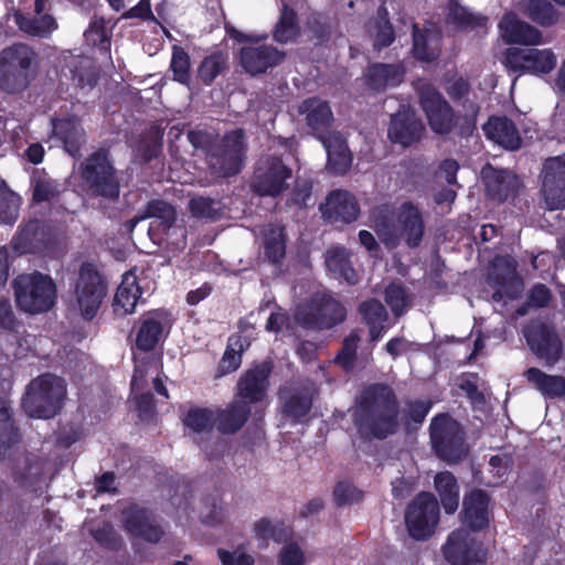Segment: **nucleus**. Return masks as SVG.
I'll return each mask as SVG.
<instances>
[{
	"mask_svg": "<svg viewBox=\"0 0 565 565\" xmlns=\"http://www.w3.org/2000/svg\"><path fill=\"white\" fill-rule=\"evenodd\" d=\"M397 402L393 391L383 384L366 387L356 398L353 422L364 438H386L397 427Z\"/></svg>",
	"mask_w": 565,
	"mask_h": 565,
	"instance_id": "nucleus-1",
	"label": "nucleus"
},
{
	"mask_svg": "<svg viewBox=\"0 0 565 565\" xmlns=\"http://www.w3.org/2000/svg\"><path fill=\"white\" fill-rule=\"evenodd\" d=\"M371 222L377 236L387 247H397L404 242L413 248L423 241V213L409 201L403 202L396 209L387 203L375 206L371 212Z\"/></svg>",
	"mask_w": 565,
	"mask_h": 565,
	"instance_id": "nucleus-2",
	"label": "nucleus"
},
{
	"mask_svg": "<svg viewBox=\"0 0 565 565\" xmlns=\"http://www.w3.org/2000/svg\"><path fill=\"white\" fill-rule=\"evenodd\" d=\"M188 139L195 149L206 150L211 179L203 183L204 185L241 171L245 156V138L242 130L236 129L228 132L218 143L214 145H212V136L201 130L189 131Z\"/></svg>",
	"mask_w": 565,
	"mask_h": 565,
	"instance_id": "nucleus-3",
	"label": "nucleus"
},
{
	"mask_svg": "<svg viewBox=\"0 0 565 565\" xmlns=\"http://www.w3.org/2000/svg\"><path fill=\"white\" fill-rule=\"evenodd\" d=\"M66 395L64 379L45 373L29 383L22 398V407L32 418H52L63 408Z\"/></svg>",
	"mask_w": 565,
	"mask_h": 565,
	"instance_id": "nucleus-4",
	"label": "nucleus"
},
{
	"mask_svg": "<svg viewBox=\"0 0 565 565\" xmlns=\"http://www.w3.org/2000/svg\"><path fill=\"white\" fill-rule=\"evenodd\" d=\"M18 308L30 315L50 311L56 303L57 287L53 278L41 271L23 273L12 280Z\"/></svg>",
	"mask_w": 565,
	"mask_h": 565,
	"instance_id": "nucleus-5",
	"label": "nucleus"
},
{
	"mask_svg": "<svg viewBox=\"0 0 565 565\" xmlns=\"http://www.w3.org/2000/svg\"><path fill=\"white\" fill-rule=\"evenodd\" d=\"M345 308L328 294H316L308 302L300 303L294 322L303 328L330 329L344 321Z\"/></svg>",
	"mask_w": 565,
	"mask_h": 565,
	"instance_id": "nucleus-6",
	"label": "nucleus"
},
{
	"mask_svg": "<svg viewBox=\"0 0 565 565\" xmlns=\"http://www.w3.org/2000/svg\"><path fill=\"white\" fill-rule=\"evenodd\" d=\"M106 294L107 286L98 270L92 264H83L73 290V308L84 319L92 320Z\"/></svg>",
	"mask_w": 565,
	"mask_h": 565,
	"instance_id": "nucleus-7",
	"label": "nucleus"
},
{
	"mask_svg": "<svg viewBox=\"0 0 565 565\" xmlns=\"http://www.w3.org/2000/svg\"><path fill=\"white\" fill-rule=\"evenodd\" d=\"M430 441L441 459L456 462L466 456L465 431L460 424L447 414L436 415L430 423Z\"/></svg>",
	"mask_w": 565,
	"mask_h": 565,
	"instance_id": "nucleus-8",
	"label": "nucleus"
},
{
	"mask_svg": "<svg viewBox=\"0 0 565 565\" xmlns=\"http://www.w3.org/2000/svg\"><path fill=\"white\" fill-rule=\"evenodd\" d=\"M81 175L95 195L116 199L119 195V180L104 150L89 156L81 167Z\"/></svg>",
	"mask_w": 565,
	"mask_h": 565,
	"instance_id": "nucleus-9",
	"label": "nucleus"
},
{
	"mask_svg": "<svg viewBox=\"0 0 565 565\" xmlns=\"http://www.w3.org/2000/svg\"><path fill=\"white\" fill-rule=\"evenodd\" d=\"M81 175L95 195L116 199L119 195V180L104 150L89 156L81 167Z\"/></svg>",
	"mask_w": 565,
	"mask_h": 565,
	"instance_id": "nucleus-10",
	"label": "nucleus"
},
{
	"mask_svg": "<svg viewBox=\"0 0 565 565\" xmlns=\"http://www.w3.org/2000/svg\"><path fill=\"white\" fill-rule=\"evenodd\" d=\"M503 63L512 73L545 75L555 68L557 58L551 49L510 47Z\"/></svg>",
	"mask_w": 565,
	"mask_h": 565,
	"instance_id": "nucleus-11",
	"label": "nucleus"
},
{
	"mask_svg": "<svg viewBox=\"0 0 565 565\" xmlns=\"http://www.w3.org/2000/svg\"><path fill=\"white\" fill-rule=\"evenodd\" d=\"M439 520V505L434 494L419 493L408 505L405 522L409 535L415 540H426L435 531Z\"/></svg>",
	"mask_w": 565,
	"mask_h": 565,
	"instance_id": "nucleus-12",
	"label": "nucleus"
},
{
	"mask_svg": "<svg viewBox=\"0 0 565 565\" xmlns=\"http://www.w3.org/2000/svg\"><path fill=\"white\" fill-rule=\"evenodd\" d=\"M443 554L451 565H481L487 552L467 529H458L450 533L443 546Z\"/></svg>",
	"mask_w": 565,
	"mask_h": 565,
	"instance_id": "nucleus-13",
	"label": "nucleus"
},
{
	"mask_svg": "<svg viewBox=\"0 0 565 565\" xmlns=\"http://www.w3.org/2000/svg\"><path fill=\"white\" fill-rule=\"evenodd\" d=\"M291 170L278 157H264L259 160L252 181V188L259 195L276 196L288 186Z\"/></svg>",
	"mask_w": 565,
	"mask_h": 565,
	"instance_id": "nucleus-14",
	"label": "nucleus"
},
{
	"mask_svg": "<svg viewBox=\"0 0 565 565\" xmlns=\"http://www.w3.org/2000/svg\"><path fill=\"white\" fill-rule=\"evenodd\" d=\"M523 333L532 352L546 365H554L558 361L563 342L552 326L532 321L524 328Z\"/></svg>",
	"mask_w": 565,
	"mask_h": 565,
	"instance_id": "nucleus-15",
	"label": "nucleus"
},
{
	"mask_svg": "<svg viewBox=\"0 0 565 565\" xmlns=\"http://www.w3.org/2000/svg\"><path fill=\"white\" fill-rule=\"evenodd\" d=\"M419 100L430 128L437 134H447L454 125L452 109L441 94L430 84L418 87Z\"/></svg>",
	"mask_w": 565,
	"mask_h": 565,
	"instance_id": "nucleus-16",
	"label": "nucleus"
},
{
	"mask_svg": "<svg viewBox=\"0 0 565 565\" xmlns=\"http://www.w3.org/2000/svg\"><path fill=\"white\" fill-rule=\"evenodd\" d=\"M542 195L548 210L565 207V153L545 161L542 172Z\"/></svg>",
	"mask_w": 565,
	"mask_h": 565,
	"instance_id": "nucleus-17",
	"label": "nucleus"
},
{
	"mask_svg": "<svg viewBox=\"0 0 565 565\" xmlns=\"http://www.w3.org/2000/svg\"><path fill=\"white\" fill-rule=\"evenodd\" d=\"M120 522L130 536L150 543L159 542L163 534L154 515L137 504H129L122 509Z\"/></svg>",
	"mask_w": 565,
	"mask_h": 565,
	"instance_id": "nucleus-18",
	"label": "nucleus"
},
{
	"mask_svg": "<svg viewBox=\"0 0 565 565\" xmlns=\"http://www.w3.org/2000/svg\"><path fill=\"white\" fill-rule=\"evenodd\" d=\"M171 322L167 311L153 310L140 318L137 330L136 347L140 351L152 350L169 332Z\"/></svg>",
	"mask_w": 565,
	"mask_h": 565,
	"instance_id": "nucleus-19",
	"label": "nucleus"
},
{
	"mask_svg": "<svg viewBox=\"0 0 565 565\" xmlns=\"http://www.w3.org/2000/svg\"><path fill=\"white\" fill-rule=\"evenodd\" d=\"M423 131L422 121L416 118L415 113L409 107L403 105L391 118L388 137L393 142L407 147L419 140Z\"/></svg>",
	"mask_w": 565,
	"mask_h": 565,
	"instance_id": "nucleus-20",
	"label": "nucleus"
},
{
	"mask_svg": "<svg viewBox=\"0 0 565 565\" xmlns=\"http://www.w3.org/2000/svg\"><path fill=\"white\" fill-rule=\"evenodd\" d=\"M502 259L497 258L493 264V269L489 274L490 282L497 287L492 295L493 301L498 302L503 299H516L523 291L524 285L521 277L516 274L515 264L513 262H505L502 274L497 273Z\"/></svg>",
	"mask_w": 565,
	"mask_h": 565,
	"instance_id": "nucleus-21",
	"label": "nucleus"
},
{
	"mask_svg": "<svg viewBox=\"0 0 565 565\" xmlns=\"http://www.w3.org/2000/svg\"><path fill=\"white\" fill-rule=\"evenodd\" d=\"M481 177L489 196L499 202L513 198L518 193L520 181L507 169H497L487 164L481 170Z\"/></svg>",
	"mask_w": 565,
	"mask_h": 565,
	"instance_id": "nucleus-22",
	"label": "nucleus"
},
{
	"mask_svg": "<svg viewBox=\"0 0 565 565\" xmlns=\"http://www.w3.org/2000/svg\"><path fill=\"white\" fill-rule=\"evenodd\" d=\"M321 211L330 222L351 223L358 218L360 206L349 191L335 190L327 196L326 203L321 205Z\"/></svg>",
	"mask_w": 565,
	"mask_h": 565,
	"instance_id": "nucleus-23",
	"label": "nucleus"
},
{
	"mask_svg": "<svg viewBox=\"0 0 565 565\" xmlns=\"http://www.w3.org/2000/svg\"><path fill=\"white\" fill-rule=\"evenodd\" d=\"M316 388L309 383L301 387L286 386L280 390L279 398L284 403V413L290 419L298 422L309 413L312 405V395Z\"/></svg>",
	"mask_w": 565,
	"mask_h": 565,
	"instance_id": "nucleus-24",
	"label": "nucleus"
},
{
	"mask_svg": "<svg viewBox=\"0 0 565 565\" xmlns=\"http://www.w3.org/2000/svg\"><path fill=\"white\" fill-rule=\"evenodd\" d=\"M298 111L305 115L308 127L319 140L320 136L331 134L329 128L333 121V114L326 100L318 97L307 98L299 105Z\"/></svg>",
	"mask_w": 565,
	"mask_h": 565,
	"instance_id": "nucleus-25",
	"label": "nucleus"
},
{
	"mask_svg": "<svg viewBox=\"0 0 565 565\" xmlns=\"http://www.w3.org/2000/svg\"><path fill=\"white\" fill-rule=\"evenodd\" d=\"M502 39L507 43L539 45L543 43L542 33L536 28L521 21L512 13H505L499 23Z\"/></svg>",
	"mask_w": 565,
	"mask_h": 565,
	"instance_id": "nucleus-26",
	"label": "nucleus"
},
{
	"mask_svg": "<svg viewBox=\"0 0 565 565\" xmlns=\"http://www.w3.org/2000/svg\"><path fill=\"white\" fill-rule=\"evenodd\" d=\"M284 54L270 45H247L241 50V64L252 75L276 66Z\"/></svg>",
	"mask_w": 565,
	"mask_h": 565,
	"instance_id": "nucleus-27",
	"label": "nucleus"
},
{
	"mask_svg": "<svg viewBox=\"0 0 565 565\" xmlns=\"http://www.w3.org/2000/svg\"><path fill=\"white\" fill-rule=\"evenodd\" d=\"M488 139L508 150L519 149L522 142L521 135L514 122L507 117H490L483 125Z\"/></svg>",
	"mask_w": 565,
	"mask_h": 565,
	"instance_id": "nucleus-28",
	"label": "nucleus"
},
{
	"mask_svg": "<svg viewBox=\"0 0 565 565\" xmlns=\"http://www.w3.org/2000/svg\"><path fill=\"white\" fill-rule=\"evenodd\" d=\"M270 371V364L264 362L246 372L238 383L239 395L250 402L263 399L268 387Z\"/></svg>",
	"mask_w": 565,
	"mask_h": 565,
	"instance_id": "nucleus-29",
	"label": "nucleus"
},
{
	"mask_svg": "<svg viewBox=\"0 0 565 565\" xmlns=\"http://www.w3.org/2000/svg\"><path fill=\"white\" fill-rule=\"evenodd\" d=\"M320 141L328 154L329 169L338 174L345 173L351 167L352 156L343 137L333 132L328 136H320Z\"/></svg>",
	"mask_w": 565,
	"mask_h": 565,
	"instance_id": "nucleus-30",
	"label": "nucleus"
},
{
	"mask_svg": "<svg viewBox=\"0 0 565 565\" xmlns=\"http://www.w3.org/2000/svg\"><path fill=\"white\" fill-rule=\"evenodd\" d=\"M413 53L423 62H430L437 58L441 47V32L430 25L422 32L416 24L413 25Z\"/></svg>",
	"mask_w": 565,
	"mask_h": 565,
	"instance_id": "nucleus-31",
	"label": "nucleus"
},
{
	"mask_svg": "<svg viewBox=\"0 0 565 565\" xmlns=\"http://www.w3.org/2000/svg\"><path fill=\"white\" fill-rule=\"evenodd\" d=\"M489 497L482 490H475L463 499L462 520L473 530L483 529L488 522Z\"/></svg>",
	"mask_w": 565,
	"mask_h": 565,
	"instance_id": "nucleus-32",
	"label": "nucleus"
},
{
	"mask_svg": "<svg viewBox=\"0 0 565 565\" xmlns=\"http://www.w3.org/2000/svg\"><path fill=\"white\" fill-rule=\"evenodd\" d=\"M135 372L131 379V393L134 394V399L139 412L143 414H148L152 411V395L147 392L143 393L142 390L147 385V374L150 371L157 372L158 365L154 360H148L145 363H139L137 355Z\"/></svg>",
	"mask_w": 565,
	"mask_h": 565,
	"instance_id": "nucleus-33",
	"label": "nucleus"
},
{
	"mask_svg": "<svg viewBox=\"0 0 565 565\" xmlns=\"http://www.w3.org/2000/svg\"><path fill=\"white\" fill-rule=\"evenodd\" d=\"M46 466L47 462L36 456L24 458L23 466L19 467V471L17 472V481L22 488L29 489L30 491H42L46 486Z\"/></svg>",
	"mask_w": 565,
	"mask_h": 565,
	"instance_id": "nucleus-34",
	"label": "nucleus"
},
{
	"mask_svg": "<svg viewBox=\"0 0 565 565\" xmlns=\"http://www.w3.org/2000/svg\"><path fill=\"white\" fill-rule=\"evenodd\" d=\"M141 290L132 271L124 274L114 298L113 307L117 315L126 316L135 311Z\"/></svg>",
	"mask_w": 565,
	"mask_h": 565,
	"instance_id": "nucleus-35",
	"label": "nucleus"
},
{
	"mask_svg": "<svg viewBox=\"0 0 565 565\" xmlns=\"http://www.w3.org/2000/svg\"><path fill=\"white\" fill-rule=\"evenodd\" d=\"M146 218H152V222L149 225L148 233L152 239L159 237V232L169 231L177 218V212L174 207L161 200H153L147 204Z\"/></svg>",
	"mask_w": 565,
	"mask_h": 565,
	"instance_id": "nucleus-36",
	"label": "nucleus"
},
{
	"mask_svg": "<svg viewBox=\"0 0 565 565\" xmlns=\"http://www.w3.org/2000/svg\"><path fill=\"white\" fill-rule=\"evenodd\" d=\"M53 134L64 143L65 150L73 157L84 142V131L75 117L52 120Z\"/></svg>",
	"mask_w": 565,
	"mask_h": 565,
	"instance_id": "nucleus-37",
	"label": "nucleus"
},
{
	"mask_svg": "<svg viewBox=\"0 0 565 565\" xmlns=\"http://www.w3.org/2000/svg\"><path fill=\"white\" fill-rule=\"evenodd\" d=\"M524 376L544 397L558 398L565 395V377L548 375L536 367H530Z\"/></svg>",
	"mask_w": 565,
	"mask_h": 565,
	"instance_id": "nucleus-38",
	"label": "nucleus"
},
{
	"mask_svg": "<svg viewBox=\"0 0 565 565\" xmlns=\"http://www.w3.org/2000/svg\"><path fill=\"white\" fill-rule=\"evenodd\" d=\"M402 65L375 64L367 70L366 81L374 90H383L401 84L404 79Z\"/></svg>",
	"mask_w": 565,
	"mask_h": 565,
	"instance_id": "nucleus-39",
	"label": "nucleus"
},
{
	"mask_svg": "<svg viewBox=\"0 0 565 565\" xmlns=\"http://www.w3.org/2000/svg\"><path fill=\"white\" fill-rule=\"evenodd\" d=\"M0 63L21 72L35 74L38 66L36 53L26 44H13L2 51Z\"/></svg>",
	"mask_w": 565,
	"mask_h": 565,
	"instance_id": "nucleus-40",
	"label": "nucleus"
},
{
	"mask_svg": "<svg viewBox=\"0 0 565 565\" xmlns=\"http://www.w3.org/2000/svg\"><path fill=\"white\" fill-rule=\"evenodd\" d=\"M249 412V406L245 402L235 401L214 416V423L221 433L232 434L244 425Z\"/></svg>",
	"mask_w": 565,
	"mask_h": 565,
	"instance_id": "nucleus-41",
	"label": "nucleus"
},
{
	"mask_svg": "<svg viewBox=\"0 0 565 565\" xmlns=\"http://www.w3.org/2000/svg\"><path fill=\"white\" fill-rule=\"evenodd\" d=\"M435 489L440 497L445 512L448 514L455 513L459 505V486L455 476L449 471L437 473L435 476Z\"/></svg>",
	"mask_w": 565,
	"mask_h": 565,
	"instance_id": "nucleus-42",
	"label": "nucleus"
},
{
	"mask_svg": "<svg viewBox=\"0 0 565 565\" xmlns=\"http://www.w3.org/2000/svg\"><path fill=\"white\" fill-rule=\"evenodd\" d=\"M326 265L337 278H342L350 285L358 281L356 273L351 266L345 248L335 246L328 249L326 253Z\"/></svg>",
	"mask_w": 565,
	"mask_h": 565,
	"instance_id": "nucleus-43",
	"label": "nucleus"
},
{
	"mask_svg": "<svg viewBox=\"0 0 565 565\" xmlns=\"http://www.w3.org/2000/svg\"><path fill=\"white\" fill-rule=\"evenodd\" d=\"M360 313L370 328L371 340H380L384 333V323L387 320L385 307L377 300H367L360 305Z\"/></svg>",
	"mask_w": 565,
	"mask_h": 565,
	"instance_id": "nucleus-44",
	"label": "nucleus"
},
{
	"mask_svg": "<svg viewBox=\"0 0 565 565\" xmlns=\"http://www.w3.org/2000/svg\"><path fill=\"white\" fill-rule=\"evenodd\" d=\"M263 233V248L266 258L273 264L280 263L286 253V241L282 228L275 225H267Z\"/></svg>",
	"mask_w": 565,
	"mask_h": 565,
	"instance_id": "nucleus-45",
	"label": "nucleus"
},
{
	"mask_svg": "<svg viewBox=\"0 0 565 565\" xmlns=\"http://www.w3.org/2000/svg\"><path fill=\"white\" fill-rule=\"evenodd\" d=\"M18 441L19 435L11 417L10 403L0 398V457L4 456Z\"/></svg>",
	"mask_w": 565,
	"mask_h": 565,
	"instance_id": "nucleus-46",
	"label": "nucleus"
},
{
	"mask_svg": "<svg viewBox=\"0 0 565 565\" xmlns=\"http://www.w3.org/2000/svg\"><path fill=\"white\" fill-rule=\"evenodd\" d=\"M14 18L20 30L30 35L46 36L56 29L54 18L49 14H36L35 17L30 18L21 13H17Z\"/></svg>",
	"mask_w": 565,
	"mask_h": 565,
	"instance_id": "nucleus-47",
	"label": "nucleus"
},
{
	"mask_svg": "<svg viewBox=\"0 0 565 565\" xmlns=\"http://www.w3.org/2000/svg\"><path fill=\"white\" fill-rule=\"evenodd\" d=\"M70 71L73 82L81 88H92L97 82V70L88 57L72 56Z\"/></svg>",
	"mask_w": 565,
	"mask_h": 565,
	"instance_id": "nucleus-48",
	"label": "nucleus"
},
{
	"mask_svg": "<svg viewBox=\"0 0 565 565\" xmlns=\"http://www.w3.org/2000/svg\"><path fill=\"white\" fill-rule=\"evenodd\" d=\"M33 77L34 74L21 72L19 68L0 63V88L7 93L22 92L29 86Z\"/></svg>",
	"mask_w": 565,
	"mask_h": 565,
	"instance_id": "nucleus-49",
	"label": "nucleus"
},
{
	"mask_svg": "<svg viewBox=\"0 0 565 565\" xmlns=\"http://www.w3.org/2000/svg\"><path fill=\"white\" fill-rule=\"evenodd\" d=\"M523 12L534 22L550 26L557 22L558 14L555 8L545 0H526Z\"/></svg>",
	"mask_w": 565,
	"mask_h": 565,
	"instance_id": "nucleus-50",
	"label": "nucleus"
},
{
	"mask_svg": "<svg viewBox=\"0 0 565 565\" xmlns=\"http://www.w3.org/2000/svg\"><path fill=\"white\" fill-rule=\"evenodd\" d=\"M387 15L388 12L386 8L380 7L377 11V20L369 25V32L374 36V46L376 49L388 46L394 40L393 28Z\"/></svg>",
	"mask_w": 565,
	"mask_h": 565,
	"instance_id": "nucleus-51",
	"label": "nucleus"
},
{
	"mask_svg": "<svg viewBox=\"0 0 565 565\" xmlns=\"http://www.w3.org/2000/svg\"><path fill=\"white\" fill-rule=\"evenodd\" d=\"M299 35L296 13L284 4L279 21L276 24L274 38L279 43H288Z\"/></svg>",
	"mask_w": 565,
	"mask_h": 565,
	"instance_id": "nucleus-52",
	"label": "nucleus"
},
{
	"mask_svg": "<svg viewBox=\"0 0 565 565\" xmlns=\"http://www.w3.org/2000/svg\"><path fill=\"white\" fill-rule=\"evenodd\" d=\"M244 345L241 337L230 339V343L220 362L216 377L224 376L228 373L236 371L242 363V351Z\"/></svg>",
	"mask_w": 565,
	"mask_h": 565,
	"instance_id": "nucleus-53",
	"label": "nucleus"
},
{
	"mask_svg": "<svg viewBox=\"0 0 565 565\" xmlns=\"http://www.w3.org/2000/svg\"><path fill=\"white\" fill-rule=\"evenodd\" d=\"M385 301L395 317L403 316L412 303V296L401 284L392 282L385 289Z\"/></svg>",
	"mask_w": 565,
	"mask_h": 565,
	"instance_id": "nucleus-54",
	"label": "nucleus"
},
{
	"mask_svg": "<svg viewBox=\"0 0 565 565\" xmlns=\"http://www.w3.org/2000/svg\"><path fill=\"white\" fill-rule=\"evenodd\" d=\"M254 533L260 545H265L270 539L276 542L286 540L290 531L282 523L273 524L267 519H260L254 524Z\"/></svg>",
	"mask_w": 565,
	"mask_h": 565,
	"instance_id": "nucleus-55",
	"label": "nucleus"
},
{
	"mask_svg": "<svg viewBox=\"0 0 565 565\" xmlns=\"http://www.w3.org/2000/svg\"><path fill=\"white\" fill-rule=\"evenodd\" d=\"M0 223L12 224L18 218L20 198L0 180Z\"/></svg>",
	"mask_w": 565,
	"mask_h": 565,
	"instance_id": "nucleus-56",
	"label": "nucleus"
},
{
	"mask_svg": "<svg viewBox=\"0 0 565 565\" xmlns=\"http://www.w3.org/2000/svg\"><path fill=\"white\" fill-rule=\"evenodd\" d=\"M189 209L196 218L215 220L220 216L223 205L214 199L195 196L189 201Z\"/></svg>",
	"mask_w": 565,
	"mask_h": 565,
	"instance_id": "nucleus-57",
	"label": "nucleus"
},
{
	"mask_svg": "<svg viewBox=\"0 0 565 565\" xmlns=\"http://www.w3.org/2000/svg\"><path fill=\"white\" fill-rule=\"evenodd\" d=\"M183 423L193 433H209L214 423V414L206 408H193L188 412Z\"/></svg>",
	"mask_w": 565,
	"mask_h": 565,
	"instance_id": "nucleus-58",
	"label": "nucleus"
},
{
	"mask_svg": "<svg viewBox=\"0 0 565 565\" xmlns=\"http://www.w3.org/2000/svg\"><path fill=\"white\" fill-rule=\"evenodd\" d=\"M448 19L451 23L456 24L460 29L475 26L483 28L487 24L486 18L481 15H475L466 8L454 2L450 3Z\"/></svg>",
	"mask_w": 565,
	"mask_h": 565,
	"instance_id": "nucleus-59",
	"label": "nucleus"
},
{
	"mask_svg": "<svg viewBox=\"0 0 565 565\" xmlns=\"http://www.w3.org/2000/svg\"><path fill=\"white\" fill-rule=\"evenodd\" d=\"M170 68L173 72V78L177 82L188 84L190 79V57L183 49L177 46L173 47Z\"/></svg>",
	"mask_w": 565,
	"mask_h": 565,
	"instance_id": "nucleus-60",
	"label": "nucleus"
},
{
	"mask_svg": "<svg viewBox=\"0 0 565 565\" xmlns=\"http://www.w3.org/2000/svg\"><path fill=\"white\" fill-rule=\"evenodd\" d=\"M359 341V335L356 333H351L344 339L342 350L337 354L334 359V362L341 365L345 372H351L353 370Z\"/></svg>",
	"mask_w": 565,
	"mask_h": 565,
	"instance_id": "nucleus-61",
	"label": "nucleus"
},
{
	"mask_svg": "<svg viewBox=\"0 0 565 565\" xmlns=\"http://www.w3.org/2000/svg\"><path fill=\"white\" fill-rule=\"evenodd\" d=\"M225 65L222 54H212L203 60L199 68V75L205 84H211Z\"/></svg>",
	"mask_w": 565,
	"mask_h": 565,
	"instance_id": "nucleus-62",
	"label": "nucleus"
},
{
	"mask_svg": "<svg viewBox=\"0 0 565 565\" xmlns=\"http://www.w3.org/2000/svg\"><path fill=\"white\" fill-rule=\"evenodd\" d=\"M217 556L222 565H254V557L239 546L232 551L218 548Z\"/></svg>",
	"mask_w": 565,
	"mask_h": 565,
	"instance_id": "nucleus-63",
	"label": "nucleus"
},
{
	"mask_svg": "<svg viewBox=\"0 0 565 565\" xmlns=\"http://www.w3.org/2000/svg\"><path fill=\"white\" fill-rule=\"evenodd\" d=\"M90 533L97 542L108 548H117L120 545V537L109 522H104L98 527H92Z\"/></svg>",
	"mask_w": 565,
	"mask_h": 565,
	"instance_id": "nucleus-64",
	"label": "nucleus"
}]
</instances>
